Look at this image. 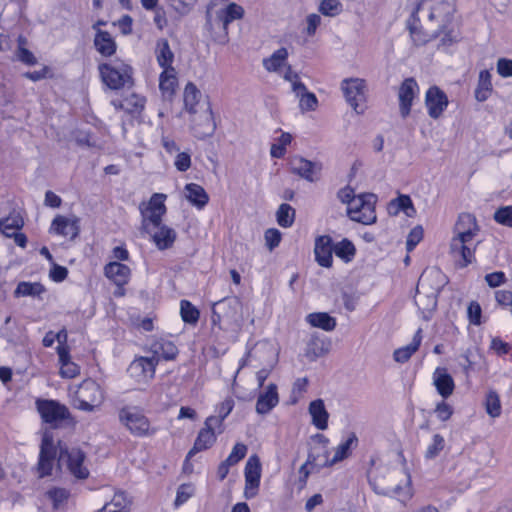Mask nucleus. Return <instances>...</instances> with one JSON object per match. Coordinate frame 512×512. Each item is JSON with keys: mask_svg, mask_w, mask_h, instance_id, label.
Returning <instances> with one entry per match:
<instances>
[{"mask_svg": "<svg viewBox=\"0 0 512 512\" xmlns=\"http://www.w3.org/2000/svg\"><path fill=\"white\" fill-rule=\"evenodd\" d=\"M180 314L183 321L189 324H195L199 319L198 309L187 300L181 301Z\"/></svg>", "mask_w": 512, "mask_h": 512, "instance_id": "48", "label": "nucleus"}, {"mask_svg": "<svg viewBox=\"0 0 512 512\" xmlns=\"http://www.w3.org/2000/svg\"><path fill=\"white\" fill-rule=\"evenodd\" d=\"M76 408L92 412L103 401V392L100 385L91 379L84 380L76 391Z\"/></svg>", "mask_w": 512, "mask_h": 512, "instance_id": "5", "label": "nucleus"}, {"mask_svg": "<svg viewBox=\"0 0 512 512\" xmlns=\"http://www.w3.org/2000/svg\"><path fill=\"white\" fill-rule=\"evenodd\" d=\"M242 311V302L239 298H225L218 302H215L212 307V320L213 323L220 321L222 318H226L230 321H237L239 314Z\"/></svg>", "mask_w": 512, "mask_h": 512, "instance_id": "14", "label": "nucleus"}, {"mask_svg": "<svg viewBox=\"0 0 512 512\" xmlns=\"http://www.w3.org/2000/svg\"><path fill=\"white\" fill-rule=\"evenodd\" d=\"M329 344L317 335H312L306 348L305 355L310 360H315L328 353Z\"/></svg>", "mask_w": 512, "mask_h": 512, "instance_id": "38", "label": "nucleus"}, {"mask_svg": "<svg viewBox=\"0 0 512 512\" xmlns=\"http://www.w3.org/2000/svg\"><path fill=\"white\" fill-rule=\"evenodd\" d=\"M314 441L315 444L308 454V463H314L318 469L334 465L332 459H329V440L323 434H317Z\"/></svg>", "mask_w": 512, "mask_h": 512, "instance_id": "17", "label": "nucleus"}, {"mask_svg": "<svg viewBox=\"0 0 512 512\" xmlns=\"http://www.w3.org/2000/svg\"><path fill=\"white\" fill-rule=\"evenodd\" d=\"M24 222L18 213H13L0 221V230L8 237H12V232L21 229Z\"/></svg>", "mask_w": 512, "mask_h": 512, "instance_id": "44", "label": "nucleus"}, {"mask_svg": "<svg viewBox=\"0 0 512 512\" xmlns=\"http://www.w3.org/2000/svg\"><path fill=\"white\" fill-rule=\"evenodd\" d=\"M447 95L437 86L430 87L425 96V105L428 114L433 119H438L448 106Z\"/></svg>", "mask_w": 512, "mask_h": 512, "instance_id": "18", "label": "nucleus"}, {"mask_svg": "<svg viewBox=\"0 0 512 512\" xmlns=\"http://www.w3.org/2000/svg\"><path fill=\"white\" fill-rule=\"evenodd\" d=\"M334 252L336 256L350 261L355 254V247L350 241L343 240L334 247Z\"/></svg>", "mask_w": 512, "mask_h": 512, "instance_id": "52", "label": "nucleus"}, {"mask_svg": "<svg viewBox=\"0 0 512 512\" xmlns=\"http://www.w3.org/2000/svg\"><path fill=\"white\" fill-rule=\"evenodd\" d=\"M178 80L174 68L163 69L159 77V88L165 95H172L177 86Z\"/></svg>", "mask_w": 512, "mask_h": 512, "instance_id": "41", "label": "nucleus"}, {"mask_svg": "<svg viewBox=\"0 0 512 512\" xmlns=\"http://www.w3.org/2000/svg\"><path fill=\"white\" fill-rule=\"evenodd\" d=\"M99 72L103 83L110 89H120L131 79V69L127 65L114 67L111 64L99 65Z\"/></svg>", "mask_w": 512, "mask_h": 512, "instance_id": "9", "label": "nucleus"}, {"mask_svg": "<svg viewBox=\"0 0 512 512\" xmlns=\"http://www.w3.org/2000/svg\"><path fill=\"white\" fill-rule=\"evenodd\" d=\"M452 5L444 0H420L414 3L407 26L413 41L424 45L441 33L444 45L455 41L451 31H445L452 20Z\"/></svg>", "mask_w": 512, "mask_h": 512, "instance_id": "1", "label": "nucleus"}, {"mask_svg": "<svg viewBox=\"0 0 512 512\" xmlns=\"http://www.w3.org/2000/svg\"><path fill=\"white\" fill-rule=\"evenodd\" d=\"M358 439L355 434H351L349 438L341 443L335 450V454L332 458V463L336 464L337 462L342 461L350 455L351 449L353 446H356Z\"/></svg>", "mask_w": 512, "mask_h": 512, "instance_id": "47", "label": "nucleus"}, {"mask_svg": "<svg viewBox=\"0 0 512 512\" xmlns=\"http://www.w3.org/2000/svg\"><path fill=\"white\" fill-rule=\"evenodd\" d=\"M376 196L374 194H368V201L366 206L362 207L361 213L353 211V218L351 220L359 222L364 225H370L376 222L375 213Z\"/></svg>", "mask_w": 512, "mask_h": 512, "instance_id": "30", "label": "nucleus"}, {"mask_svg": "<svg viewBox=\"0 0 512 512\" xmlns=\"http://www.w3.org/2000/svg\"><path fill=\"white\" fill-rule=\"evenodd\" d=\"M96 50L103 56L109 57L116 52V43L112 36L102 30H98L94 38Z\"/></svg>", "mask_w": 512, "mask_h": 512, "instance_id": "32", "label": "nucleus"}, {"mask_svg": "<svg viewBox=\"0 0 512 512\" xmlns=\"http://www.w3.org/2000/svg\"><path fill=\"white\" fill-rule=\"evenodd\" d=\"M145 100L136 94H131L126 97L123 101H112V105L116 109L125 110L127 113L133 114L138 113L144 108Z\"/></svg>", "mask_w": 512, "mask_h": 512, "instance_id": "37", "label": "nucleus"}, {"mask_svg": "<svg viewBox=\"0 0 512 512\" xmlns=\"http://www.w3.org/2000/svg\"><path fill=\"white\" fill-rule=\"evenodd\" d=\"M317 98L316 96L311 93L307 92L301 97H299V106L302 111H313L317 107Z\"/></svg>", "mask_w": 512, "mask_h": 512, "instance_id": "60", "label": "nucleus"}, {"mask_svg": "<svg viewBox=\"0 0 512 512\" xmlns=\"http://www.w3.org/2000/svg\"><path fill=\"white\" fill-rule=\"evenodd\" d=\"M290 165L292 173L309 182H315L322 169L321 164L312 162L300 156L293 157L290 161Z\"/></svg>", "mask_w": 512, "mask_h": 512, "instance_id": "19", "label": "nucleus"}, {"mask_svg": "<svg viewBox=\"0 0 512 512\" xmlns=\"http://www.w3.org/2000/svg\"><path fill=\"white\" fill-rule=\"evenodd\" d=\"M84 460L85 454L79 448L59 447L58 465L66 466L76 478L86 479L89 476V470L83 465Z\"/></svg>", "mask_w": 512, "mask_h": 512, "instance_id": "7", "label": "nucleus"}, {"mask_svg": "<svg viewBox=\"0 0 512 512\" xmlns=\"http://www.w3.org/2000/svg\"><path fill=\"white\" fill-rule=\"evenodd\" d=\"M497 72L502 77H512V59L500 58L497 61Z\"/></svg>", "mask_w": 512, "mask_h": 512, "instance_id": "64", "label": "nucleus"}, {"mask_svg": "<svg viewBox=\"0 0 512 512\" xmlns=\"http://www.w3.org/2000/svg\"><path fill=\"white\" fill-rule=\"evenodd\" d=\"M334 251L332 239L329 236H319L315 241V258L319 265L330 267L332 265V253Z\"/></svg>", "mask_w": 512, "mask_h": 512, "instance_id": "24", "label": "nucleus"}, {"mask_svg": "<svg viewBox=\"0 0 512 512\" xmlns=\"http://www.w3.org/2000/svg\"><path fill=\"white\" fill-rule=\"evenodd\" d=\"M50 232L65 237L68 236L70 238H75L79 233L77 219L58 215L52 221Z\"/></svg>", "mask_w": 512, "mask_h": 512, "instance_id": "25", "label": "nucleus"}, {"mask_svg": "<svg viewBox=\"0 0 512 512\" xmlns=\"http://www.w3.org/2000/svg\"><path fill=\"white\" fill-rule=\"evenodd\" d=\"M306 320L311 326L325 331H332L336 327L335 318L325 312L310 313L307 315Z\"/></svg>", "mask_w": 512, "mask_h": 512, "instance_id": "39", "label": "nucleus"}, {"mask_svg": "<svg viewBox=\"0 0 512 512\" xmlns=\"http://www.w3.org/2000/svg\"><path fill=\"white\" fill-rule=\"evenodd\" d=\"M288 58V51L282 47L276 50L270 57L263 59V67L268 72H276L285 65Z\"/></svg>", "mask_w": 512, "mask_h": 512, "instance_id": "42", "label": "nucleus"}, {"mask_svg": "<svg viewBox=\"0 0 512 512\" xmlns=\"http://www.w3.org/2000/svg\"><path fill=\"white\" fill-rule=\"evenodd\" d=\"M450 254L460 267L467 266L474 258L473 240L455 235L450 242Z\"/></svg>", "mask_w": 512, "mask_h": 512, "instance_id": "15", "label": "nucleus"}, {"mask_svg": "<svg viewBox=\"0 0 512 512\" xmlns=\"http://www.w3.org/2000/svg\"><path fill=\"white\" fill-rule=\"evenodd\" d=\"M278 402L277 386L271 383L267 386L266 391L259 394L256 402V412L261 415L268 414Z\"/></svg>", "mask_w": 512, "mask_h": 512, "instance_id": "26", "label": "nucleus"}, {"mask_svg": "<svg viewBox=\"0 0 512 512\" xmlns=\"http://www.w3.org/2000/svg\"><path fill=\"white\" fill-rule=\"evenodd\" d=\"M154 354L158 358L162 357L165 360H173L178 354V349L172 342H164L159 347L155 346Z\"/></svg>", "mask_w": 512, "mask_h": 512, "instance_id": "50", "label": "nucleus"}, {"mask_svg": "<svg viewBox=\"0 0 512 512\" xmlns=\"http://www.w3.org/2000/svg\"><path fill=\"white\" fill-rule=\"evenodd\" d=\"M292 141L289 133H282L276 143L271 145L270 154L274 158H282L286 152V146Z\"/></svg>", "mask_w": 512, "mask_h": 512, "instance_id": "49", "label": "nucleus"}, {"mask_svg": "<svg viewBox=\"0 0 512 512\" xmlns=\"http://www.w3.org/2000/svg\"><path fill=\"white\" fill-rule=\"evenodd\" d=\"M444 446H445L444 438L439 434H435L432 438L431 444H429L426 449L425 458L426 459L436 458L440 454V452L444 449Z\"/></svg>", "mask_w": 512, "mask_h": 512, "instance_id": "51", "label": "nucleus"}, {"mask_svg": "<svg viewBox=\"0 0 512 512\" xmlns=\"http://www.w3.org/2000/svg\"><path fill=\"white\" fill-rule=\"evenodd\" d=\"M492 91L491 75L489 71L483 70L479 74L478 85L475 90V97L483 102L488 99Z\"/></svg>", "mask_w": 512, "mask_h": 512, "instance_id": "43", "label": "nucleus"}, {"mask_svg": "<svg viewBox=\"0 0 512 512\" xmlns=\"http://www.w3.org/2000/svg\"><path fill=\"white\" fill-rule=\"evenodd\" d=\"M497 223L512 227V206H505L497 209L494 213Z\"/></svg>", "mask_w": 512, "mask_h": 512, "instance_id": "55", "label": "nucleus"}, {"mask_svg": "<svg viewBox=\"0 0 512 512\" xmlns=\"http://www.w3.org/2000/svg\"><path fill=\"white\" fill-rule=\"evenodd\" d=\"M48 497L53 501L54 507L57 508L68 498V491L63 488H54L47 492Z\"/></svg>", "mask_w": 512, "mask_h": 512, "instance_id": "61", "label": "nucleus"}, {"mask_svg": "<svg viewBox=\"0 0 512 512\" xmlns=\"http://www.w3.org/2000/svg\"><path fill=\"white\" fill-rule=\"evenodd\" d=\"M309 414L313 425L320 430L327 429L329 414L322 399L314 400L309 404Z\"/></svg>", "mask_w": 512, "mask_h": 512, "instance_id": "29", "label": "nucleus"}, {"mask_svg": "<svg viewBox=\"0 0 512 512\" xmlns=\"http://www.w3.org/2000/svg\"><path fill=\"white\" fill-rule=\"evenodd\" d=\"M193 494V488L188 484L181 485L177 490L175 505L180 506L185 503Z\"/></svg>", "mask_w": 512, "mask_h": 512, "instance_id": "63", "label": "nucleus"}, {"mask_svg": "<svg viewBox=\"0 0 512 512\" xmlns=\"http://www.w3.org/2000/svg\"><path fill=\"white\" fill-rule=\"evenodd\" d=\"M155 55L159 66L163 69L173 68L174 53L172 52L168 41L161 38L156 43Z\"/></svg>", "mask_w": 512, "mask_h": 512, "instance_id": "33", "label": "nucleus"}, {"mask_svg": "<svg viewBox=\"0 0 512 512\" xmlns=\"http://www.w3.org/2000/svg\"><path fill=\"white\" fill-rule=\"evenodd\" d=\"M368 480L379 495L395 496L402 501H408L414 495L411 475L404 462L374 467L368 471Z\"/></svg>", "mask_w": 512, "mask_h": 512, "instance_id": "2", "label": "nucleus"}, {"mask_svg": "<svg viewBox=\"0 0 512 512\" xmlns=\"http://www.w3.org/2000/svg\"><path fill=\"white\" fill-rule=\"evenodd\" d=\"M388 209L390 214H398L400 211H403L408 217H413L416 213L412 200L408 195H400L398 198L393 199L389 203Z\"/></svg>", "mask_w": 512, "mask_h": 512, "instance_id": "40", "label": "nucleus"}, {"mask_svg": "<svg viewBox=\"0 0 512 512\" xmlns=\"http://www.w3.org/2000/svg\"><path fill=\"white\" fill-rule=\"evenodd\" d=\"M190 130L198 139L211 137L216 130L213 111L209 102H203L197 114H191Z\"/></svg>", "mask_w": 512, "mask_h": 512, "instance_id": "6", "label": "nucleus"}, {"mask_svg": "<svg viewBox=\"0 0 512 512\" xmlns=\"http://www.w3.org/2000/svg\"><path fill=\"white\" fill-rule=\"evenodd\" d=\"M149 234L159 250L169 249L173 246L177 234L174 229L163 225L162 223L158 227L150 226L148 230H142Z\"/></svg>", "mask_w": 512, "mask_h": 512, "instance_id": "20", "label": "nucleus"}, {"mask_svg": "<svg viewBox=\"0 0 512 512\" xmlns=\"http://www.w3.org/2000/svg\"><path fill=\"white\" fill-rule=\"evenodd\" d=\"M15 57L18 61L28 66L37 64V58L27 48L17 47L15 51Z\"/></svg>", "mask_w": 512, "mask_h": 512, "instance_id": "57", "label": "nucleus"}, {"mask_svg": "<svg viewBox=\"0 0 512 512\" xmlns=\"http://www.w3.org/2000/svg\"><path fill=\"white\" fill-rule=\"evenodd\" d=\"M433 383L437 392L443 397L448 398L452 395L455 384L450 374L445 368L438 367L433 374Z\"/></svg>", "mask_w": 512, "mask_h": 512, "instance_id": "27", "label": "nucleus"}, {"mask_svg": "<svg viewBox=\"0 0 512 512\" xmlns=\"http://www.w3.org/2000/svg\"><path fill=\"white\" fill-rule=\"evenodd\" d=\"M120 422L134 435L146 436L153 434L150 432V423L148 419L138 411L130 408H122L119 412Z\"/></svg>", "mask_w": 512, "mask_h": 512, "instance_id": "10", "label": "nucleus"}, {"mask_svg": "<svg viewBox=\"0 0 512 512\" xmlns=\"http://www.w3.org/2000/svg\"><path fill=\"white\" fill-rule=\"evenodd\" d=\"M104 273L117 286H122L129 280L130 268L119 262H110L104 267Z\"/></svg>", "mask_w": 512, "mask_h": 512, "instance_id": "28", "label": "nucleus"}, {"mask_svg": "<svg viewBox=\"0 0 512 512\" xmlns=\"http://www.w3.org/2000/svg\"><path fill=\"white\" fill-rule=\"evenodd\" d=\"M341 89L347 103L357 114L364 112L366 100V84L360 78H347L341 82Z\"/></svg>", "mask_w": 512, "mask_h": 512, "instance_id": "8", "label": "nucleus"}, {"mask_svg": "<svg viewBox=\"0 0 512 512\" xmlns=\"http://www.w3.org/2000/svg\"><path fill=\"white\" fill-rule=\"evenodd\" d=\"M158 362L159 359L155 355L152 357H139L131 363L130 371L133 375L141 376L143 380L147 381L154 377Z\"/></svg>", "mask_w": 512, "mask_h": 512, "instance_id": "22", "label": "nucleus"}, {"mask_svg": "<svg viewBox=\"0 0 512 512\" xmlns=\"http://www.w3.org/2000/svg\"><path fill=\"white\" fill-rule=\"evenodd\" d=\"M166 198V194L154 193L148 202H142L139 205V210L142 216V230H148L150 226L158 227L162 223V217L167 211L165 206Z\"/></svg>", "mask_w": 512, "mask_h": 512, "instance_id": "4", "label": "nucleus"}, {"mask_svg": "<svg viewBox=\"0 0 512 512\" xmlns=\"http://www.w3.org/2000/svg\"><path fill=\"white\" fill-rule=\"evenodd\" d=\"M422 238H423L422 227L417 226V227L413 228L407 237V241H406L407 251L411 252L416 247V245L421 241Z\"/></svg>", "mask_w": 512, "mask_h": 512, "instance_id": "59", "label": "nucleus"}, {"mask_svg": "<svg viewBox=\"0 0 512 512\" xmlns=\"http://www.w3.org/2000/svg\"><path fill=\"white\" fill-rule=\"evenodd\" d=\"M36 405L43 421L53 426L70 417L68 408L55 400H37Z\"/></svg>", "mask_w": 512, "mask_h": 512, "instance_id": "12", "label": "nucleus"}, {"mask_svg": "<svg viewBox=\"0 0 512 512\" xmlns=\"http://www.w3.org/2000/svg\"><path fill=\"white\" fill-rule=\"evenodd\" d=\"M444 285L443 275L438 269L425 270L417 285L416 304L428 320L437 307V297Z\"/></svg>", "mask_w": 512, "mask_h": 512, "instance_id": "3", "label": "nucleus"}, {"mask_svg": "<svg viewBox=\"0 0 512 512\" xmlns=\"http://www.w3.org/2000/svg\"><path fill=\"white\" fill-rule=\"evenodd\" d=\"M56 453L57 451L53 443L52 435L45 432L42 438L38 462V471L41 477L47 476L51 473Z\"/></svg>", "mask_w": 512, "mask_h": 512, "instance_id": "16", "label": "nucleus"}, {"mask_svg": "<svg viewBox=\"0 0 512 512\" xmlns=\"http://www.w3.org/2000/svg\"><path fill=\"white\" fill-rule=\"evenodd\" d=\"M60 365V375L63 378H74L80 373L79 366L72 361L64 362L63 364Z\"/></svg>", "mask_w": 512, "mask_h": 512, "instance_id": "62", "label": "nucleus"}, {"mask_svg": "<svg viewBox=\"0 0 512 512\" xmlns=\"http://www.w3.org/2000/svg\"><path fill=\"white\" fill-rule=\"evenodd\" d=\"M243 16V7L236 3H230L226 8L217 12V19L222 24V27L225 31L228 29V25L231 22L242 19Z\"/></svg>", "mask_w": 512, "mask_h": 512, "instance_id": "31", "label": "nucleus"}, {"mask_svg": "<svg viewBox=\"0 0 512 512\" xmlns=\"http://www.w3.org/2000/svg\"><path fill=\"white\" fill-rule=\"evenodd\" d=\"M264 239L267 248L272 251L280 244L281 233L278 229L270 228L265 231Z\"/></svg>", "mask_w": 512, "mask_h": 512, "instance_id": "56", "label": "nucleus"}, {"mask_svg": "<svg viewBox=\"0 0 512 512\" xmlns=\"http://www.w3.org/2000/svg\"><path fill=\"white\" fill-rule=\"evenodd\" d=\"M486 412L492 418H496L501 413L500 400L496 392H490L486 397Z\"/></svg>", "mask_w": 512, "mask_h": 512, "instance_id": "53", "label": "nucleus"}, {"mask_svg": "<svg viewBox=\"0 0 512 512\" xmlns=\"http://www.w3.org/2000/svg\"><path fill=\"white\" fill-rule=\"evenodd\" d=\"M319 11L325 16H336L341 12V3L338 0H323Z\"/></svg>", "mask_w": 512, "mask_h": 512, "instance_id": "54", "label": "nucleus"}, {"mask_svg": "<svg viewBox=\"0 0 512 512\" xmlns=\"http://www.w3.org/2000/svg\"><path fill=\"white\" fill-rule=\"evenodd\" d=\"M221 426V419L210 416L205 421V427L202 428L194 442L193 447L186 456V461L192 458L196 453L210 448L216 441L214 428Z\"/></svg>", "mask_w": 512, "mask_h": 512, "instance_id": "11", "label": "nucleus"}, {"mask_svg": "<svg viewBox=\"0 0 512 512\" xmlns=\"http://www.w3.org/2000/svg\"><path fill=\"white\" fill-rule=\"evenodd\" d=\"M44 292V287L38 282H20L15 291V297L39 296Z\"/></svg>", "mask_w": 512, "mask_h": 512, "instance_id": "45", "label": "nucleus"}, {"mask_svg": "<svg viewBox=\"0 0 512 512\" xmlns=\"http://www.w3.org/2000/svg\"><path fill=\"white\" fill-rule=\"evenodd\" d=\"M478 231L479 228L474 215L470 213H462L459 215L454 226V233L456 236L473 240Z\"/></svg>", "mask_w": 512, "mask_h": 512, "instance_id": "23", "label": "nucleus"}, {"mask_svg": "<svg viewBox=\"0 0 512 512\" xmlns=\"http://www.w3.org/2000/svg\"><path fill=\"white\" fill-rule=\"evenodd\" d=\"M418 91V85L413 78H407L401 84L398 91L400 114L406 118L411 111L412 102Z\"/></svg>", "mask_w": 512, "mask_h": 512, "instance_id": "21", "label": "nucleus"}, {"mask_svg": "<svg viewBox=\"0 0 512 512\" xmlns=\"http://www.w3.org/2000/svg\"><path fill=\"white\" fill-rule=\"evenodd\" d=\"M186 199L198 208H203L209 201V196L204 188L195 183H189L185 186Z\"/></svg>", "mask_w": 512, "mask_h": 512, "instance_id": "35", "label": "nucleus"}, {"mask_svg": "<svg viewBox=\"0 0 512 512\" xmlns=\"http://www.w3.org/2000/svg\"><path fill=\"white\" fill-rule=\"evenodd\" d=\"M260 477V460L256 455L250 456L245 465V498L251 499L257 495L260 485Z\"/></svg>", "mask_w": 512, "mask_h": 512, "instance_id": "13", "label": "nucleus"}, {"mask_svg": "<svg viewBox=\"0 0 512 512\" xmlns=\"http://www.w3.org/2000/svg\"><path fill=\"white\" fill-rule=\"evenodd\" d=\"M421 330H418L413 337V340L410 344L398 348L393 353V358L398 363L407 362L410 357L418 350L421 343Z\"/></svg>", "mask_w": 512, "mask_h": 512, "instance_id": "36", "label": "nucleus"}, {"mask_svg": "<svg viewBox=\"0 0 512 512\" xmlns=\"http://www.w3.org/2000/svg\"><path fill=\"white\" fill-rule=\"evenodd\" d=\"M246 453L247 446L243 443H237L226 460L228 463L235 465L246 456Z\"/></svg>", "mask_w": 512, "mask_h": 512, "instance_id": "58", "label": "nucleus"}, {"mask_svg": "<svg viewBox=\"0 0 512 512\" xmlns=\"http://www.w3.org/2000/svg\"><path fill=\"white\" fill-rule=\"evenodd\" d=\"M201 92L193 83H188L184 89V105L190 114H197L200 111Z\"/></svg>", "mask_w": 512, "mask_h": 512, "instance_id": "34", "label": "nucleus"}, {"mask_svg": "<svg viewBox=\"0 0 512 512\" xmlns=\"http://www.w3.org/2000/svg\"><path fill=\"white\" fill-rule=\"evenodd\" d=\"M277 223L284 228L292 226L295 220V209L286 203L279 206L277 213Z\"/></svg>", "mask_w": 512, "mask_h": 512, "instance_id": "46", "label": "nucleus"}]
</instances>
